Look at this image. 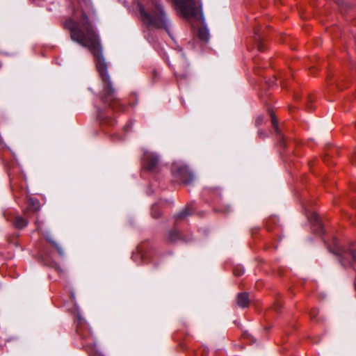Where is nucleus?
<instances>
[{
    "mask_svg": "<svg viewBox=\"0 0 356 356\" xmlns=\"http://www.w3.org/2000/svg\"><path fill=\"white\" fill-rule=\"evenodd\" d=\"M65 26L70 31L72 40L88 48L95 58L96 67L104 83L102 99L111 108L118 110V106H120V101L115 96V88L107 70L99 36L88 17L84 15L79 21L67 20Z\"/></svg>",
    "mask_w": 356,
    "mask_h": 356,
    "instance_id": "obj_1",
    "label": "nucleus"
},
{
    "mask_svg": "<svg viewBox=\"0 0 356 356\" xmlns=\"http://www.w3.org/2000/svg\"><path fill=\"white\" fill-rule=\"evenodd\" d=\"M140 13L143 21L148 25L158 29L164 28L167 29V18L161 5H156L154 15H149L143 8H140Z\"/></svg>",
    "mask_w": 356,
    "mask_h": 356,
    "instance_id": "obj_2",
    "label": "nucleus"
},
{
    "mask_svg": "<svg viewBox=\"0 0 356 356\" xmlns=\"http://www.w3.org/2000/svg\"><path fill=\"white\" fill-rule=\"evenodd\" d=\"M172 171L174 175L184 184H188L193 180V174L186 165L175 164Z\"/></svg>",
    "mask_w": 356,
    "mask_h": 356,
    "instance_id": "obj_3",
    "label": "nucleus"
},
{
    "mask_svg": "<svg viewBox=\"0 0 356 356\" xmlns=\"http://www.w3.org/2000/svg\"><path fill=\"white\" fill-rule=\"evenodd\" d=\"M334 254H339L340 256V261L344 266L351 264L350 261H346V259L351 258L353 261L356 263V250L351 247L347 250H343L336 246L334 250L332 251Z\"/></svg>",
    "mask_w": 356,
    "mask_h": 356,
    "instance_id": "obj_4",
    "label": "nucleus"
},
{
    "mask_svg": "<svg viewBox=\"0 0 356 356\" xmlns=\"http://www.w3.org/2000/svg\"><path fill=\"white\" fill-rule=\"evenodd\" d=\"M159 162V156L153 152H145L143 160L144 168L149 171H154L157 169Z\"/></svg>",
    "mask_w": 356,
    "mask_h": 356,
    "instance_id": "obj_5",
    "label": "nucleus"
},
{
    "mask_svg": "<svg viewBox=\"0 0 356 356\" xmlns=\"http://www.w3.org/2000/svg\"><path fill=\"white\" fill-rule=\"evenodd\" d=\"M40 202L38 199L29 198L26 202V210L31 212H36L40 210Z\"/></svg>",
    "mask_w": 356,
    "mask_h": 356,
    "instance_id": "obj_6",
    "label": "nucleus"
},
{
    "mask_svg": "<svg viewBox=\"0 0 356 356\" xmlns=\"http://www.w3.org/2000/svg\"><path fill=\"white\" fill-rule=\"evenodd\" d=\"M249 298L247 293H240L237 296V305L238 307L245 308L249 305Z\"/></svg>",
    "mask_w": 356,
    "mask_h": 356,
    "instance_id": "obj_7",
    "label": "nucleus"
},
{
    "mask_svg": "<svg viewBox=\"0 0 356 356\" xmlns=\"http://www.w3.org/2000/svg\"><path fill=\"white\" fill-rule=\"evenodd\" d=\"M13 226L18 229L26 227L28 225V220L22 216H16L13 222Z\"/></svg>",
    "mask_w": 356,
    "mask_h": 356,
    "instance_id": "obj_8",
    "label": "nucleus"
},
{
    "mask_svg": "<svg viewBox=\"0 0 356 356\" xmlns=\"http://www.w3.org/2000/svg\"><path fill=\"white\" fill-rule=\"evenodd\" d=\"M198 36L201 40L206 42L208 41L209 38V33L208 29L204 27L200 29L198 31Z\"/></svg>",
    "mask_w": 356,
    "mask_h": 356,
    "instance_id": "obj_9",
    "label": "nucleus"
},
{
    "mask_svg": "<svg viewBox=\"0 0 356 356\" xmlns=\"http://www.w3.org/2000/svg\"><path fill=\"white\" fill-rule=\"evenodd\" d=\"M310 221H311L312 223H314V224H315V225H318V227H321V222H320V220H319L318 216V215H317V214H316V213H313V214L311 216V217H310Z\"/></svg>",
    "mask_w": 356,
    "mask_h": 356,
    "instance_id": "obj_10",
    "label": "nucleus"
},
{
    "mask_svg": "<svg viewBox=\"0 0 356 356\" xmlns=\"http://www.w3.org/2000/svg\"><path fill=\"white\" fill-rule=\"evenodd\" d=\"M189 214H190V213L188 211V209H184L177 214V218L178 219H183L185 217H186L187 216H188Z\"/></svg>",
    "mask_w": 356,
    "mask_h": 356,
    "instance_id": "obj_11",
    "label": "nucleus"
},
{
    "mask_svg": "<svg viewBox=\"0 0 356 356\" xmlns=\"http://www.w3.org/2000/svg\"><path fill=\"white\" fill-rule=\"evenodd\" d=\"M158 207L156 205H154L152 209V215L154 218H157L161 216V213L157 211Z\"/></svg>",
    "mask_w": 356,
    "mask_h": 356,
    "instance_id": "obj_12",
    "label": "nucleus"
},
{
    "mask_svg": "<svg viewBox=\"0 0 356 356\" xmlns=\"http://www.w3.org/2000/svg\"><path fill=\"white\" fill-rule=\"evenodd\" d=\"M179 236L178 233L176 231L170 232L169 233V238L172 241H175Z\"/></svg>",
    "mask_w": 356,
    "mask_h": 356,
    "instance_id": "obj_13",
    "label": "nucleus"
},
{
    "mask_svg": "<svg viewBox=\"0 0 356 356\" xmlns=\"http://www.w3.org/2000/svg\"><path fill=\"white\" fill-rule=\"evenodd\" d=\"M243 273H244V270H243L241 268H236L234 269V275H236L237 276L241 275L242 274H243Z\"/></svg>",
    "mask_w": 356,
    "mask_h": 356,
    "instance_id": "obj_14",
    "label": "nucleus"
},
{
    "mask_svg": "<svg viewBox=\"0 0 356 356\" xmlns=\"http://www.w3.org/2000/svg\"><path fill=\"white\" fill-rule=\"evenodd\" d=\"M271 120H272L273 126L274 127L276 131H277V124L275 115H271Z\"/></svg>",
    "mask_w": 356,
    "mask_h": 356,
    "instance_id": "obj_15",
    "label": "nucleus"
},
{
    "mask_svg": "<svg viewBox=\"0 0 356 356\" xmlns=\"http://www.w3.org/2000/svg\"><path fill=\"white\" fill-rule=\"evenodd\" d=\"M35 225H36V227H37V229H38V231H40V229H41V222H39V220H37V221L35 222Z\"/></svg>",
    "mask_w": 356,
    "mask_h": 356,
    "instance_id": "obj_16",
    "label": "nucleus"
},
{
    "mask_svg": "<svg viewBox=\"0 0 356 356\" xmlns=\"http://www.w3.org/2000/svg\"><path fill=\"white\" fill-rule=\"evenodd\" d=\"M316 314H317V311H316V310H315V309H314V310H312V311L311 312L310 315H311L312 318H315V316H316Z\"/></svg>",
    "mask_w": 356,
    "mask_h": 356,
    "instance_id": "obj_17",
    "label": "nucleus"
},
{
    "mask_svg": "<svg viewBox=\"0 0 356 356\" xmlns=\"http://www.w3.org/2000/svg\"><path fill=\"white\" fill-rule=\"evenodd\" d=\"M200 14L202 16V3L199 2Z\"/></svg>",
    "mask_w": 356,
    "mask_h": 356,
    "instance_id": "obj_18",
    "label": "nucleus"
},
{
    "mask_svg": "<svg viewBox=\"0 0 356 356\" xmlns=\"http://www.w3.org/2000/svg\"><path fill=\"white\" fill-rule=\"evenodd\" d=\"M261 120H262V118H258L257 119V124H259Z\"/></svg>",
    "mask_w": 356,
    "mask_h": 356,
    "instance_id": "obj_19",
    "label": "nucleus"
},
{
    "mask_svg": "<svg viewBox=\"0 0 356 356\" xmlns=\"http://www.w3.org/2000/svg\"><path fill=\"white\" fill-rule=\"evenodd\" d=\"M280 307H281V306H280V305H276V306H275V309H276L277 310H280Z\"/></svg>",
    "mask_w": 356,
    "mask_h": 356,
    "instance_id": "obj_20",
    "label": "nucleus"
},
{
    "mask_svg": "<svg viewBox=\"0 0 356 356\" xmlns=\"http://www.w3.org/2000/svg\"><path fill=\"white\" fill-rule=\"evenodd\" d=\"M57 249H58L59 253L61 254H62L61 249L60 248H58Z\"/></svg>",
    "mask_w": 356,
    "mask_h": 356,
    "instance_id": "obj_21",
    "label": "nucleus"
}]
</instances>
